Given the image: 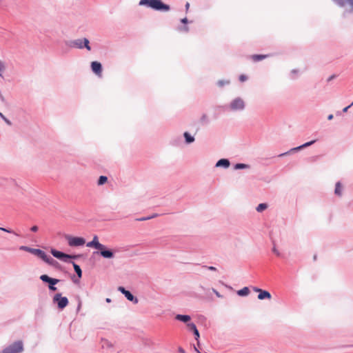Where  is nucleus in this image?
Instances as JSON below:
<instances>
[{"label":"nucleus","instance_id":"1","mask_svg":"<svg viewBox=\"0 0 353 353\" xmlns=\"http://www.w3.org/2000/svg\"><path fill=\"white\" fill-rule=\"evenodd\" d=\"M139 4L147 6L156 10L168 11L170 6L164 4L161 0H141Z\"/></svg>","mask_w":353,"mask_h":353},{"label":"nucleus","instance_id":"2","mask_svg":"<svg viewBox=\"0 0 353 353\" xmlns=\"http://www.w3.org/2000/svg\"><path fill=\"white\" fill-rule=\"evenodd\" d=\"M23 350V343L20 341H16L7 348L4 349L1 353H21Z\"/></svg>","mask_w":353,"mask_h":353},{"label":"nucleus","instance_id":"3","mask_svg":"<svg viewBox=\"0 0 353 353\" xmlns=\"http://www.w3.org/2000/svg\"><path fill=\"white\" fill-rule=\"evenodd\" d=\"M53 301L57 303L59 309L63 310L68 305V299L67 297L62 296L61 294H56L53 297Z\"/></svg>","mask_w":353,"mask_h":353},{"label":"nucleus","instance_id":"4","mask_svg":"<svg viewBox=\"0 0 353 353\" xmlns=\"http://www.w3.org/2000/svg\"><path fill=\"white\" fill-rule=\"evenodd\" d=\"M66 239L68 245L72 247L83 245L85 243V239L82 237L67 236Z\"/></svg>","mask_w":353,"mask_h":353},{"label":"nucleus","instance_id":"5","mask_svg":"<svg viewBox=\"0 0 353 353\" xmlns=\"http://www.w3.org/2000/svg\"><path fill=\"white\" fill-rule=\"evenodd\" d=\"M51 254L53 255V256L63 261H67V259H76L77 257L76 255H69L54 249L51 250Z\"/></svg>","mask_w":353,"mask_h":353},{"label":"nucleus","instance_id":"6","mask_svg":"<svg viewBox=\"0 0 353 353\" xmlns=\"http://www.w3.org/2000/svg\"><path fill=\"white\" fill-rule=\"evenodd\" d=\"M73 46L78 48H83L85 47L88 50H90V46H89V41L87 39H77L72 42Z\"/></svg>","mask_w":353,"mask_h":353},{"label":"nucleus","instance_id":"7","mask_svg":"<svg viewBox=\"0 0 353 353\" xmlns=\"http://www.w3.org/2000/svg\"><path fill=\"white\" fill-rule=\"evenodd\" d=\"M245 107V103L241 98H236L230 103V108L233 110H243Z\"/></svg>","mask_w":353,"mask_h":353},{"label":"nucleus","instance_id":"8","mask_svg":"<svg viewBox=\"0 0 353 353\" xmlns=\"http://www.w3.org/2000/svg\"><path fill=\"white\" fill-rule=\"evenodd\" d=\"M88 247L94 248L97 250H103L105 248V245L99 242L97 236H94L92 241H90L86 245Z\"/></svg>","mask_w":353,"mask_h":353},{"label":"nucleus","instance_id":"9","mask_svg":"<svg viewBox=\"0 0 353 353\" xmlns=\"http://www.w3.org/2000/svg\"><path fill=\"white\" fill-rule=\"evenodd\" d=\"M254 290L255 292H259L258 299L260 300L265 299H270L272 298L270 293L266 290H263L257 288H255Z\"/></svg>","mask_w":353,"mask_h":353},{"label":"nucleus","instance_id":"10","mask_svg":"<svg viewBox=\"0 0 353 353\" xmlns=\"http://www.w3.org/2000/svg\"><path fill=\"white\" fill-rule=\"evenodd\" d=\"M92 71L97 75L101 76L102 72L101 64L98 61H92L91 63Z\"/></svg>","mask_w":353,"mask_h":353},{"label":"nucleus","instance_id":"11","mask_svg":"<svg viewBox=\"0 0 353 353\" xmlns=\"http://www.w3.org/2000/svg\"><path fill=\"white\" fill-rule=\"evenodd\" d=\"M30 252L39 256L41 259H43V258H45L46 253L40 249L32 248L31 250H30Z\"/></svg>","mask_w":353,"mask_h":353},{"label":"nucleus","instance_id":"12","mask_svg":"<svg viewBox=\"0 0 353 353\" xmlns=\"http://www.w3.org/2000/svg\"><path fill=\"white\" fill-rule=\"evenodd\" d=\"M101 250V255L104 257V258H106V259H112L113 258L114 256V254L112 251L110 250H105V249L103 250Z\"/></svg>","mask_w":353,"mask_h":353},{"label":"nucleus","instance_id":"13","mask_svg":"<svg viewBox=\"0 0 353 353\" xmlns=\"http://www.w3.org/2000/svg\"><path fill=\"white\" fill-rule=\"evenodd\" d=\"M343 191V185L341 182H337L335 185L334 194L338 196H341Z\"/></svg>","mask_w":353,"mask_h":353},{"label":"nucleus","instance_id":"14","mask_svg":"<svg viewBox=\"0 0 353 353\" xmlns=\"http://www.w3.org/2000/svg\"><path fill=\"white\" fill-rule=\"evenodd\" d=\"M230 165V162L228 159H222L218 161V162L216 164V167H221L223 166L225 168H228Z\"/></svg>","mask_w":353,"mask_h":353},{"label":"nucleus","instance_id":"15","mask_svg":"<svg viewBox=\"0 0 353 353\" xmlns=\"http://www.w3.org/2000/svg\"><path fill=\"white\" fill-rule=\"evenodd\" d=\"M268 57V55L267 54H254L251 56V59L253 61L256 62L260 61Z\"/></svg>","mask_w":353,"mask_h":353},{"label":"nucleus","instance_id":"16","mask_svg":"<svg viewBox=\"0 0 353 353\" xmlns=\"http://www.w3.org/2000/svg\"><path fill=\"white\" fill-rule=\"evenodd\" d=\"M124 295L128 300L130 301H134L135 303H138V299L135 298L128 290L126 292H124Z\"/></svg>","mask_w":353,"mask_h":353},{"label":"nucleus","instance_id":"17","mask_svg":"<svg viewBox=\"0 0 353 353\" xmlns=\"http://www.w3.org/2000/svg\"><path fill=\"white\" fill-rule=\"evenodd\" d=\"M176 319L183 322H188L190 320V316L188 315L177 314L176 316Z\"/></svg>","mask_w":353,"mask_h":353},{"label":"nucleus","instance_id":"18","mask_svg":"<svg viewBox=\"0 0 353 353\" xmlns=\"http://www.w3.org/2000/svg\"><path fill=\"white\" fill-rule=\"evenodd\" d=\"M45 262H46L47 263L50 264V265H54L55 264L57 263V262L56 261H54L52 258H51L50 256H48L46 254L45 255V258H43V259Z\"/></svg>","mask_w":353,"mask_h":353},{"label":"nucleus","instance_id":"19","mask_svg":"<svg viewBox=\"0 0 353 353\" xmlns=\"http://www.w3.org/2000/svg\"><path fill=\"white\" fill-rule=\"evenodd\" d=\"M250 293L249 288L248 287H244L241 290L237 292L238 295L239 296H247Z\"/></svg>","mask_w":353,"mask_h":353},{"label":"nucleus","instance_id":"20","mask_svg":"<svg viewBox=\"0 0 353 353\" xmlns=\"http://www.w3.org/2000/svg\"><path fill=\"white\" fill-rule=\"evenodd\" d=\"M183 135L185 139L186 143H190L194 141V137H192L188 132H185Z\"/></svg>","mask_w":353,"mask_h":353},{"label":"nucleus","instance_id":"21","mask_svg":"<svg viewBox=\"0 0 353 353\" xmlns=\"http://www.w3.org/2000/svg\"><path fill=\"white\" fill-rule=\"evenodd\" d=\"M73 264V267H74V271L76 272V273L77 274L79 278L81 277L82 276V271L79 267V265H78L77 264H76L75 263H72Z\"/></svg>","mask_w":353,"mask_h":353},{"label":"nucleus","instance_id":"22","mask_svg":"<svg viewBox=\"0 0 353 353\" xmlns=\"http://www.w3.org/2000/svg\"><path fill=\"white\" fill-rule=\"evenodd\" d=\"M315 141H315V140H314V141H310V142H307V143H304L303 145H301V146H299V147H298V148H294L293 150H299V149H301V148H305V147L310 146V145H311L312 144H313Z\"/></svg>","mask_w":353,"mask_h":353},{"label":"nucleus","instance_id":"23","mask_svg":"<svg viewBox=\"0 0 353 353\" xmlns=\"http://www.w3.org/2000/svg\"><path fill=\"white\" fill-rule=\"evenodd\" d=\"M108 181V178L105 176H101L98 181V185H101L105 183Z\"/></svg>","mask_w":353,"mask_h":353},{"label":"nucleus","instance_id":"24","mask_svg":"<svg viewBox=\"0 0 353 353\" xmlns=\"http://www.w3.org/2000/svg\"><path fill=\"white\" fill-rule=\"evenodd\" d=\"M267 208H268L267 204H265V203H261V204H259L257 206L256 210L258 212H262L263 210H265Z\"/></svg>","mask_w":353,"mask_h":353},{"label":"nucleus","instance_id":"25","mask_svg":"<svg viewBox=\"0 0 353 353\" xmlns=\"http://www.w3.org/2000/svg\"><path fill=\"white\" fill-rule=\"evenodd\" d=\"M5 70H6L5 63L3 61H2L1 60H0V77L2 76V73L5 71Z\"/></svg>","mask_w":353,"mask_h":353},{"label":"nucleus","instance_id":"26","mask_svg":"<svg viewBox=\"0 0 353 353\" xmlns=\"http://www.w3.org/2000/svg\"><path fill=\"white\" fill-rule=\"evenodd\" d=\"M59 282V279L50 278L48 281V283L50 284V285H54L57 283H58Z\"/></svg>","mask_w":353,"mask_h":353},{"label":"nucleus","instance_id":"27","mask_svg":"<svg viewBox=\"0 0 353 353\" xmlns=\"http://www.w3.org/2000/svg\"><path fill=\"white\" fill-rule=\"evenodd\" d=\"M187 327L190 330H191L192 332H194L196 329H197L196 327V325L193 323H188Z\"/></svg>","mask_w":353,"mask_h":353},{"label":"nucleus","instance_id":"28","mask_svg":"<svg viewBox=\"0 0 353 353\" xmlns=\"http://www.w3.org/2000/svg\"><path fill=\"white\" fill-rule=\"evenodd\" d=\"M40 279L41 280H42L44 282H46V283H48L50 277H49L48 275L46 274H43L40 276Z\"/></svg>","mask_w":353,"mask_h":353},{"label":"nucleus","instance_id":"29","mask_svg":"<svg viewBox=\"0 0 353 353\" xmlns=\"http://www.w3.org/2000/svg\"><path fill=\"white\" fill-rule=\"evenodd\" d=\"M247 167V165L245 164H243V163H237L236 165H235V168L236 169H241V168H245Z\"/></svg>","mask_w":353,"mask_h":353},{"label":"nucleus","instance_id":"30","mask_svg":"<svg viewBox=\"0 0 353 353\" xmlns=\"http://www.w3.org/2000/svg\"><path fill=\"white\" fill-rule=\"evenodd\" d=\"M32 248H29V247H27V246H21L20 247V250H24V251H26V252H30V250H31Z\"/></svg>","mask_w":353,"mask_h":353},{"label":"nucleus","instance_id":"31","mask_svg":"<svg viewBox=\"0 0 353 353\" xmlns=\"http://www.w3.org/2000/svg\"><path fill=\"white\" fill-rule=\"evenodd\" d=\"M239 80L241 81V82H243L247 80V77L244 74H241L240 77H239Z\"/></svg>","mask_w":353,"mask_h":353},{"label":"nucleus","instance_id":"32","mask_svg":"<svg viewBox=\"0 0 353 353\" xmlns=\"http://www.w3.org/2000/svg\"><path fill=\"white\" fill-rule=\"evenodd\" d=\"M272 251H273V252H274L276 256H280V252L278 251V250L276 248V247H275V246H274V247H273V248H272Z\"/></svg>","mask_w":353,"mask_h":353},{"label":"nucleus","instance_id":"33","mask_svg":"<svg viewBox=\"0 0 353 353\" xmlns=\"http://www.w3.org/2000/svg\"><path fill=\"white\" fill-rule=\"evenodd\" d=\"M193 332H194V335H195V339H196V340H198V339H199V333L198 330H197V329H196Z\"/></svg>","mask_w":353,"mask_h":353},{"label":"nucleus","instance_id":"34","mask_svg":"<svg viewBox=\"0 0 353 353\" xmlns=\"http://www.w3.org/2000/svg\"><path fill=\"white\" fill-rule=\"evenodd\" d=\"M0 230L4 231V232H8V233H14L13 231L10 230H8V229L4 228H0Z\"/></svg>","mask_w":353,"mask_h":353},{"label":"nucleus","instance_id":"35","mask_svg":"<svg viewBox=\"0 0 353 353\" xmlns=\"http://www.w3.org/2000/svg\"><path fill=\"white\" fill-rule=\"evenodd\" d=\"M38 227L37 225H33L31 228H30V230L32 232H36L38 231Z\"/></svg>","mask_w":353,"mask_h":353},{"label":"nucleus","instance_id":"36","mask_svg":"<svg viewBox=\"0 0 353 353\" xmlns=\"http://www.w3.org/2000/svg\"><path fill=\"white\" fill-rule=\"evenodd\" d=\"M118 290L123 294H124V292H126L128 291L123 287H119Z\"/></svg>","mask_w":353,"mask_h":353},{"label":"nucleus","instance_id":"37","mask_svg":"<svg viewBox=\"0 0 353 353\" xmlns=\"http://www.w3.org/2000/svg\"><path fill=\"white\" fill-rule=\"evenodd\" d=\"M204 267L206 268L207 269H208L209 270H212V271L216 270V268L213 266H204Z\"/></svg>","mask_w":353,"mask_h":353},{"label":"nucleus","instance_id":"38","mask_svg":"<svg viewBox=\"0 0 353 353\" xmlns=\"http://www.w3.org/2000/svg\"><path fill=\"white\" fill-rule=\"evenodd\" d=\"M213 292H214V294H216V296L218 297H221L222 296L219 294V292H217L216 290L213 289Z\"/></svg>","mask_w":353,"mask_h":353},{"label":"nucleus","instance_id":"39","mask_svg":"<svg viewBox=\"0 0 353 353\" xmlns=\"http://www.w3.org/2000/svg\"><path fill=\"white\" fill-rule=\"evenodd\" d=\"M49 289L52 291H55L57 290V288L54 287V285H49Z\"/></svg>","mask_w":353,"mask_h":353},{"label":"nucleus","instance_id":"40","mask_svg":"<svg viewBox=\"0 0 353 353\" xmlns=\"http://www.w3.org/2000/svg\"><path fill=\"white\" fill-rule=\"evenodd\" d=\"M181 22H182L183 23H188V19H187V18H183V19H181Z\"/></svg>","mask_w":353,"mask_h":353},{"label":"nucleus","instance_id":"41","mask_svg":"<svg viewBox=\"0 0 353 353\" xmlns=\"http://www.w3.org/2000/svg\"><path fill=\"white\" fill-rule=\"evenodd\" d=\"M3 120H4V121H5L8 124V125H11L10 121L8 119H7L6 117L3 119Z\"/></svg>","mask_w":353,"mask_h":353},{"label":"nucleus","instance_id":"42","mask_svg":"<svg viewBox=\"0 0 353 353\" xmlns=\"http://www.w3.org/2000/svg\"><path fill=\"white\" fill-rule=\"evenodd\" d=\"M352 106L351 104L350 105H348L347 107H345L344 109H343V112H347L348 108Z\"/></svg>","mask_w":353,"mask_h":353},{"label":"nucleus","instance_id":"43","mask_svg":"<svg viewBox=\"0 0 353 353\" xmlns=\"http://www.w3.org/2000/svg\"><path fill=\"white\" fill-rule=\"evenodd\" d=\"M150 219V217L141 218V219H139V221H145V220H148V219Z\"/></svg>","mask_w":353,"mask_h":353},{"label":"nucleus","instance_id":"44","mask_svg":"<svg viewBox=\"0 0 353 353\" xmlns=\"http://www.w3.org/2000/svg\"><path fill=\"white\" fill-rule=\"evenodd\" d=\"M179 352H181V353H185L184 350H183V348H181V347H179Z\"/></svg>","mask_w":353,"mask_h":353},{"label":"nucleus","instance_id":"45","mask_svg":"<svg viewBox=\"0 0 353 353\" xmlns=\"http://www.w3.org/2000/svg\"><path fill=\"white\" fill-rule=\"evenodd\" d=\"M327 119L328 120H332L333 119V115L332 114H330L328 117H327Z\"/></svg>","mask_w":353,"mask_h":353},{"label":"nucleus","instance_id":"46","mask_svg":"<svg viewBox=\"0 0 353 353\" xmlns=\"http://www.w3.org/2000/svg\"><path fill=\"white\" fill-rule=\"evenodd\" d=\"M183 30H184L185 32H188V30H189L188 27H187V26L184 27Z\"/></svg>","mask_w":353,"mask_h":353},{"label":"nucleus","instance_id":"47","mask_svg":"<svg viewBox=\"0 0 353 353\" xmlns=\"http://www.w3.org/2000/svg\"><path fill=\"white\" fill-rule=\"evenodd\" d=\"M106 302H108V303H110V302H111V299H109V298H107V299H106Z\"/></svg>","mask_w":353,"mask_h":353},{"label":"nucleus","instance_id":"48","mask_svg":"<svg viewBox=\"0 0 353 353\" xmlns=\"http://www.w3.org/2000/svg\"><path fill=\"white\" fill-rule=\"evenodd\" d=\"M189 6H190L189 3H187L186 5H185L186 9H188Z\"/></svg>","mask_w":353,"mask_h":353},{"label":"nucleus","instance_id":"49","mask_svg":"<svg viewBox=\"0 0 353 353\" xmlns=\"http://www.w3.org/2000/svg\"><path fill=\"white\" fill-rule=\"evenodd\" d=\"M0 117L3 119L5 118V117L3 116V114L0 112Z\"/></svg>","mask_w":353,"mask_h":353},{"label":"nucleus","instance_id":"50","mask_svg":"<svg viewBox=\"0 0 353 353\" xmlns=\"http://www.w3.org/2000/svg\"><path fill=\"white\" fill-rule=\"evenodd\" d=\"M219 85L220 86H222V85H223V83L222 81H219Z\"/></svg>","mask_w":353,"mask_h":353},{"label":"nucleus","instance_id":"51","mask_svg":"<svg viewBox=\"0 0 353 353\" xmlns=\"http://www.w3.org/2000/svg\"><path fill=\"white\" fill-rule=\"evenodd\" d=\"M284 154H281L279 155V157H282V156H283Z\"/></svg>","mask_w":353,"mask_h":353},{"label":"nucleus","instance_id":"52","mask_svg":"<svg viewBox=\"0 0 353 353\" xmlns=\"http://www.w3.org/2000/svg\"><path fill=\"white\" fill-rule=\"evenodd\" d=\"M195 350H196V352H197L198 353H201V352H200L199 350H197L196 349H195Z\"/></svg>","mask_w":353,"mask_h":353},{"label":"nucleus","instance_id":"53","mask_svg":"<svg viewBox=\"0 0 353 353\" xmlns=\"http://www.w3.org/2000/svg\"><path fill=\"white\" fill-rule=\"evenodd\" d=\"M351 105H353V102L351 103Z\"/></svg>","mask_w":353,"mask_h":353}]
</instances>
